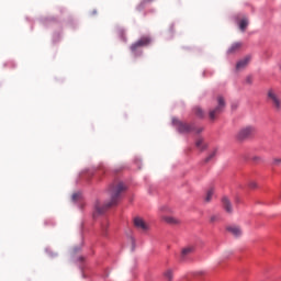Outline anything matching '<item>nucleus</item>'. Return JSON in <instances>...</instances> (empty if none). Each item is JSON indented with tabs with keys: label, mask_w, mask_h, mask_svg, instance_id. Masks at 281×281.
<instances>
[{
	"label": "nucleus",
	"mask_w": 281,
	"mask_h": 281,
	"mask_svg": "<svg viewBox=\"0 0 281 281\" xmlns=\"http://www.w3.org/2000/svg\"><path fill=\"white\" fill-rule=\"evenodd\" d=\"M126 191V186L123 182H114L110 187V201L105 204L100 203L97 201L94 204V213L93 216H100L106 212V210H111V207L117 205L120 203V199H122V192Z\"/></svg>",
	"instance_id": "f257e3e1"
},
{
	"label": "nucleus",
	"mask_w": 281,
	"mask_h": 281,
	"mask_svg": "<svg viewBox=\"0 0 281 281\" xmlns=\"http://www.w3.org/2000/svg\"><path fill=\"white\" fill-rule=\"evenodd\" d=\"M254 135H256V127L247 125L238 131L237 139H239V142H243L245 139H249V137H254Z\"/></svg>",
	"instance_id": "f03ea898"
},
{
	"label": "nucleus",
	"mask_w": 281,
	"mask_h": 281,
	"mask_svg": "<svg viewBox=\"0 0 281 281\" xmlns=\"http://www.w3.org/2000/svg\"><path fill=\"white\" fill-rule=\"evenodd\" d=\"M172 124L177 126L179 133H192L194 131L193 124L183 123L178 119H172Z\"/></svg>",
	"instance_id": "7ed1b4c3"
},
{
	"label": "nucleus",
	"mask_w": 281,
	"mask_h": 281,
	"mask_svg": "<svg viewBox=\"0 0 281 281\" xmlns=\"http://www.w3.org/2000/svg\"><path fill=\"white\" fill-rule=\"evenodd\" d=\"M150 45V37L144 36L140 40H138L136 43L132 44L131 50L135 52L136 49H139V47H146Z\"/></svg>",
	"instance_id": "20e7f679"
},
{
	"label": "nucleus",
	"mask_w": 281,
	"mask_h": 281,
	"mask_svg": "<svg viewBox=\"0 0 281 281\" xmlns=\"http://www.w3.org/2000/svg\"><path fill=\"white\" fill-rule=\"evenodd\" d=\"M268 100H271L274 106H281V97L276 93L272 89L268 90L267 93Z\"/></svg>",
	"instance_id": "39448f33"
},
{
	"label": "nucleus",
	"mask_w": 281,
	"mask_h": 281,
	"mask_svg": "<svg viewBox=\"0 0 281 281\" xmlns=\"http://www.w3.org/2000/svg\"><path fill=\"white\" fill-rule=\"evenodd\" d=\"M134 226L140 232H148V224H146L142 217L134 218Z\"/></svg>",
	"instance_id": "423d86ee"
},
{
	"label": "nucleus",
	"mask_w": 281,
	"mask_h": 281,
	"mask_svg": "<svg viewBox=\"0 0 281 281\" xmlns=\"http://www.w3.org/2000/svg\"><path fill=\"white\" fill-rule=\"evenodd\" d=\"M249 63H251V56L247 55L246 57H244L241 60L237 63L236 70L241 71V69H245V67H247Z\"/></svg>",
	"instance_id": "0eeeda50"
},
{
	"label": "nucleus",
	"mask_w": 281,
	"mask_h": 281,
	"mask_svg": "<svg viewBox=\"0 0 281 281\" xmlns=\"http://www.w3.org/2000/svg\"><path fill=\"white\" fill-rule=\"evenodd\" d=\"M223 113L222 106H215L209 111V117L210 120H216L217 115H221Z\"/></svg>",
	"instance_id": "6e6552de"
},
{
	"label": "nucleus",
	"mask_w": 281,
	"mask_h": 281,
	"mask_svg": "<svg viewBox=\"0 0 281 281\" xmlns=\"http://www.w3.org/2000/svg\"><path fill=\"white\" fill-rule=\"evenodd\" d=\"M243 47V43L235 42L231 45V47L227 49V54H237V52H240Z\"/></svg>",
	"instance_id": "1a4fd4ad"
},
{
	"label": "nucleus",
	"mask_w": 281,
	"mask_h": 281,
	"mask_svg": "<svg viewBox=\"0 0 281 281\" xmlns=\"http://www.w3.org/2000/svg\"><path fill=\"white\" fill-rule=\"evenodd\" d=\"M222 203H223V207H224L225 212H227L228 214H232V212H234V209L232 207V202L229 201V199L227 196H224L222 199Z\"/></svg>",
	"instance_id": "9d476101"
},
{
	"label": "nucleus",
	"mask_w": 281,
	"mask_h": 281,
	"mask_svg": "<svg viewBox=\"0 0 281 281\" xmlns=\"http://www.w3.org/2000/svg\"><path fill=\"white\" fill-rule=\"evenodd\" d=\"M191 254H194V246H188L183 248L180 255L181 260H186V258H188V256H190Z\"/></svg>",
	"instance_id": "9b49d317"
},
{
	"label": "nucleus",
	"mask_w": 281,
	"mask_h": 281,
	"mask_svg": "<svg viewBox=\"0 0 281 281\" xmlns=\"http://www.w3.org/2000/svg\"><path fill=\"white\" fill-rule=\"evenodd\" d=\"M227 232L238 238V236H243V231L238 226H228Z\"/></svg>",
	"instance_id": "f8f14e48"
},
{
	"label": "nucleus",
	"mask_w": 281,
	"mask_h": 281,
	"mask_svg": "<svg viewBox=\"0 0 281 281\" xmlns=\"http://www.w3.org/2000/svg\"><path fill=\"white\" fill-rule=\"evenodd\" d=\"M162 220L169 225H179V220L172 216H164Z\"/></svg>",
	"instance_id": "ddd939ff"
},
{
	"label": "nucleus",
	"mask_w": 281,
	"mask_h": 281,
	"mask_svg": "<svg viewBox=\"0 0 281 281\" xmlns=\"http://www.w3.org/2000/svg\"><path fill=\"white\" fill-rule=\"evenodd\" d=\"M214 196V188H210L206 191V195L204 198L205 203H210V201H212V198Z\"/></svg>",
	"instance_id": "4468645a"
},
{
	"label": "nucleus",
	"mask_w": 281,
	"mask_h": 281,
	"mask_svg": "<svg viewBox=\"0 0 281 281\" xmlns=\"http://www.w3.org/2000/svg\"><path fill=\"white\" fill-rule=\"evenodd\" d=\"M195 146L199 150H205V148H207V145L203 143V138H199L195 142Z\"/></svg>",
	"instance_id": "2eb2a0df"
},
{
	"label": "nucleus",
	"mask_w": 281,
	"mask_h": 281,
	"mask_svg": "<svg viewBox=\"0 0 281 281\" xmlns=\"http://www.w3.org/2000/svg\"><path fill=\"white\" fill-rule=\"evenodd\" d=\"M195 146L199 150H205V148H207V145L203 143V138H199L195 142Z\"/></svg>",
	"instance_id": "dca6fc26"
},
{
	"label": "nucleus",
	"mask_w": 281,
	"mask_h": 281,
	"mask_svg": "<svg viewBox=\"0 0 281 281\" xmlns=\"http://www.w3.org/2000/svg\"><path fill=\"white\" fill-rule=\"evenodd\" d=\"M247 25H249V21L247 19H243L240 22H239V30L241 32H245V30H247Z\"/></svg>",
	"instance_id": "f3484780"
},
{
	"label": "nucleus",
	"mask_w": 281,
	"mask_h": 281,
	"mask_svg": "<svg viewBox=\"0 0 281 281\" xmlns=\"http://www.w3.org/2000/svg\"><path fill=\"white\" fill-rule=\"evenodd\" d=\"M216 153H217V150L214 149V150L204 159L205 164H209V161H212V159H214V157H216Z\"/></svg>",
	"instance_id": "a211bd4d"
},
{
	"label": "nucleus",
	"mask_w": 281,
	"mask_h": 281,
	"mask_svg": "<svg viewBox=\"0 0 281 281\" xmlns=\"http://www.w3.org/2000/svg\"><path fill=\"white\" fill-rule=\"evenodd\" d=\"M80 199H82V194H81L80 192L74 193V194L71 195V200H72L74 202L80 201Z\"/></svg>",
	"instance_id": "6ab92c4d"
},
{
	"label": "nucleus",
	"mask_w": 281,
	"mask_h": 281,
	"mask_svg": "<svg viewBox=\"0 0 281 281\" xmlns=\"http://www.w3.org/2000/svg\"><path fill=\"white\" fill-rule=\"evenodd\" d=\"M165 278L167 281H172V270H167L165 272Z\"/></svg>",
	"instance_id": "aec40b11"
},
{
	"label": "nucleus",
	"mask_w": 281,
	"mask_h": 281,
	"mask_svg": "<svg viewBox=\"0 0 281 281\" xmlns=\"http://www.w3.org/2000/svg\"><path fill=\"white\" fill-rule=\"evenodd\" d=\"M196 117H205V113H203V110L201 108H198L195 111Z\"/></svg>",
	"instance_id": "412c9836"
},
{
	"label": "nucleus",
	"mask_w": 281,
	"mask_h": 281,
	"mask_svg": "<svg viewBox=\"0 0 281 281\" xmlns=\"http://www.w3.org/2000/svg\"><path fill=\"white\" fill-rule=\"evenodd\" d=\"M217 103H218V106H225V98L217 97Z\"/></svg>",
	"instance_id": "4be33fe9"
},
{
	"label": "nucleus",
	"mask_w": 281,
	"mask_h": 281,
	"mask_svg": "<svg viewBox=\"0 0 281 281\" xmlns=\"http://www.w3.org/2000/svg\"><path fill=\"white\" fill-rule=\"evenodd\" d=\"M248 187L251 189V190H255V188H258V184L256 183V181H250L248 183Z\"/></svg>",
	"instance_id": "5701e85b"
},
{
	"label": "nucleus",
	"mask_w": 281,
	"mask_h": 281,
	"mask_svg": "<svg viewBox=\"0 0 281 281\" xmlns=\"http://www.w3.org/2000/svg\"><path fill=\"white\" fill-rule=\"evenodd\" d=\"M221 217L218 215H212L210 221L211 223H216Z\"/></svg>",
	"instance_id": "b1692460"
},
{
	"label": "nucleus",
	"mask_w": 281,
	"mask_h": 281,
	"mask_svg": "<svg viewBox=\"0 0 281 281\" xmlns=\"http://www.w3.org/2000/svg\"><path fill=\"white\" fill-rule=\"evenodd\" d=\"M273 164H274V166H280L281 159H280V158H276V159L273 160Z\"/></svg>",
	"instance_id": "393cba45"
},
{
	"label": "nucleus",
	"mask_w": 281,
	"mask_h": 281,
	"mask_svg": "<svg viewBox=\"0 0 281 281\" xmlns=\"http://www.w3.org/2000/svg\"><path fill=\"white\" fill-rule=\"evenodd\" d=\"M153 0H143L140 5H145V3H151Z\"/></svg>",
	"instance_id": "a878e982"
},
{
	"label": "nucleus",
	"mask_w": 281,
	"mask_h": 281,
	"mask_svg": "<svg viewBox=\"0 0 281 281\" xmlns=\"http://www.w3.org/2000/svg\"><path fill=\"white\" fill-rule=\"evenodd\" d=\"M229 256H232V252L224 254V258H229Z\"/></svg>",
	"instance_id": "bb28decb"
},
{
	"label": "nucleus",
	"mask_w": 281,
	"mask_h": 281,
	"mask_svg": "<svg viewBox=\"0 0 281 281\" xmlns=\"http://www.w3.org/2000/svg\"><path fill=\"white\" fill-rule=\"evenodd\" d=\"M105 229H106V223L102 224V232L104 233Z\"/></svg>",
	"instance_id": "cd10ccee"
},
{
	"label": "nucleus",
	"mask_w": 281,
	"mask_h": 281,
	"mask_svg": "<svg viewBox=\"0 0 281 281\" xmlns=\"http://www.w3.org/2000/svg\"><path fill=\"white\" fill-rule=\"evenodd\" d=\"M247 82H248V85H251V77L247 78Z\"/></svg>",
	"instance_id": "c85d7f7f"
},
{
	"label": "nucleus",
	"mask_w": 281,
	"mask_h": 281,
	"mask_svg": "<svg viewBox=\"0 0 281 281\" xmlns=\"http://www.w3.org/2000/svg\"><path fill=\"white\" fill-rule=\"evenodd\" d=\"M196 133H203V128H198Z\"/></svg>",
	"instance_id": "c756f323"
}]
</instances>
